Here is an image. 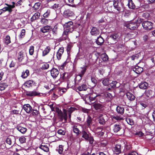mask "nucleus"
Segmentation results:
<instances>
[{"instance_id":"f257e3e1","label":"nucleus","mask_w":155,"mask_h":155,"mask_svg":"<svg viewBox=\"0 0 155 155\" xmlns=\"http://www.w3.org/2000/svg\"><path fill=\"white\" fill-rule=\"evenodd\" d=\"M82 137L84 138L86 140L89 141L90 143H93L94 139L93 137L89 136V134L84 130H83L82 132Z\"/></svg>"},{"instance_id":"f03ea898","label":"nucleus","mask_w":155,"mask_h":155,"mask_svg":"<svg viewBox=\"0 0 155 155\" xmlns=\"http://www.w3.org/2000/svg\"><path fill=\"white\" fill-rule=\"evenodd\" d=\"M65 30H67L70 32H72L74 30V25L72 21H69L65 23L64 25Z\"/></svg>"},{"instance_id":"7ed1b4c3","label":"nucleus","mask_w":155,"mask_h":155,"mask_svg":"<svg viewBox=\"0 0 155 155\" xmlns=\"http://www.w3.org/2000/svg\"><path fill=\"white\" fill-rule=\"evenodd\" d=\"M63 15L65 17H69L74 15V12L72 8L66 9L64 11Z\"/></svg>"},{"instance_id":"20e7f679","label":"nucleus","mask_w":155,"mask_h":155,"mask_svg":"<svg viewBox=\"0 0 155 155\" xmlns=\"http://www.w3.org/2000/svg\"><path fill=\"white\" fill-rule=\"evenodd\" d=\"M143 28L147 30H150L153 28V23L150 21H145L142 23Z\"/></svg>"},{"instance_id":"39448f33","label":"nucleus","mask_w":155,"mask_h":155,"mask_svg":"<svg viewBox=\"0 0 155 155\" xmlns=\"http://www.w3.org/2000/svg\"><path fill=\"white\" fill-rule=\"evenodd\" d=\"M87 68V66H85L83 68H81V69L78 73V75L76 77L75 79V81H77L78 78L79 79V80H80L82 79V77L83 76L86 71Z\"/></svg>"},{"instance_id":"423d86ee","label":"nucleus","mask_w":155,"mask_h":155,"mask_svg":"<svg viewBox=\"0 0 155 155\" xmlns=\"http://www.w3.org/2000/svg\"><path fill=\"white\" fill-rule=\"evenodd\" d=\"M18 59L19 61L22 62L23 64H26L27 62V60L25 56L24 53L21 51L18 53Z\"/></svg>"},{"instance_id":"0eeeda50","label":"nucleus","mask_w":155,"mask_h":155,"mask_svg":"<svg viewBox=\"0 0 155 155\" xmlns=\"http://www.w3.org/2000/svg\"><path fill=\"white\" fill-rule=\"evenodd\" d=\"M113 5L115 8L119 12H121L123 11V5L121 3L119 2L118 1H114Z\"/></svg>"},{"instance_id":"6e6552de","label":"nucleus","mask_w":155,"mask_h":155,"mask_svg":"<svg viewBox=\"0 0 155 155\" xmlns=\"http://www.w3.org/2000/svg\"><path fill=\"white\" fill-rule=\"evenodd\" d=\"M138 26V23L133 22H130L126 25L127 28L131 30L136 29Z\"/></svg>"},{"instance_id":"1a4fd4ad","label":"nucleus","mask_w":155,"mask_h":155,"mask_svg":"<svg viewBox=\"0 0 155 155\" xmlns=\"http://www.w3.org/2000/svg\"><path fill=\"white\" fill-rule=\"evenodd\" d=\"M13 5H9L8 4H5V5H7L8 7H5L1 9L3 11V12H5L6 11H8L9 12H12V8H14L15 7V3L13 2H12Z\"/></svg>"},{"instance_id":"9d476101","label":"nucleus","mask_w":155,"mask_h":155,"mask_svg":"<svg viewBox=\"0 0 155 155\" xmlns=\"http://www.w3.org/2000/svg\"><path fill=\"white\" fill-rule=\"evenodd\" d=\"M51 76L54 78H56L59 74V71L57 68H53L51 70Z\"/></svg>"},{"instance_id":"9b49d317","label":"nucleus","mask_w":155,"mask_h":155,"mask_svg":"<svg viewBox=\"0 0 155 155\" xmlns=\"http://www.w3.org/2000/svg\"><path fill=\"white\" fill-rule=\"evenodd\" d=\"M52 29L51 26L46 25L41 28L40 31L43 33H48L51 31Z\"/></svg>"},{"instance_id":"f8f14e48","label":"nucleus","mask_w":155,"mask_h":155,"mask_svg":"<svg viewBox=\"0 0 155 155\" xmlns=\"http://www.w3.org/2000/svg\"><path fill=\"white\" fill-rule=\"evenodd\" d=\"M64 52V48L63 47H61L59 48L57 52L56 56L58 60H60L62 54Z\"/></svg>"},{"instance_id":"ddd939ff","label":"nucleus","mask_w":155,"mask_h":155,"mask_svg":"<svg viewBox=\"0 0 155 155\" xmlns=\"http://www.w3.org/2000/svg\"><path fill=\"white\" fill-rule=\"evenodd\" d=\"M99 96V95L95 93H93L92 94L87 95V98L88 97L89 98L90 101L91 102V101H94L96 99V97Z\"/></svg>"},{"instance_id":"4468645a","label":"nucleus","mask_w":155,"mask_h":155,"mask_svg":"<svg viewBox=\"0 0 155 155\" xmlns=\"http://www.w3.org/2000/svg\"><path fill=\"white\" fill-rule=\"evenodd\" d=\"M60 117V118L61 120H62L64 119L65 121H66L67 120L68 116L67 114V111L64 109L63 111V113H62L61 115L59 116Z\"/></svg>"},{"instance_id":"2eb2a0df","label":"nucleus","mask_w":155,"mask_h":155,"mask_svg":"<svg viewBox=\"0 0 155 155\" xmlns=\"http://www.w3.org/2000/svg\"><path fill=\"white\" fill-rule=\"evenodd\" d=\"M6 142L10 145H13L15 143V139L14 137L8 138L7 139Z\"/></svg>"},{"instance_id":"dca6fc26","label":"nucleus","mask_w":155,"mask_h":155,"mask_svg":"<svg viewBox=\"0 0 155 155\" xmlns=\"http://www.w3.org/2000/svg\"><path fill=\"white\" fill-rule=\"evenodd\" d=\"M23 109L28 113H30L32 110V107L28 104L23 106Z\"/></svg>"},{"instance_id":"f3484780","label":"nucleus","mask_w":155,"mask_h":155,"mask_svg":"<svg viewBox=\"0 0 155 155\" xmlns=\"http://www.w3.org/2000/svg\"><path fill=\"white\" fill-rule=\"evenodd\" d=\"M93 106L96 110L101 109L103 107V106L102 104L96 102L93 103Z\"/></svg>"},{"instance_id":"a211bd4d","label":"nucleus","mask_w":155,"mask_h":155,"mask_svg":"<svg viewBox=\"0 0 155 155\" xmlns=\"http://www.w3.org/2000/svg\"><path fill=\"white\" fill-rule=\"evenodd\" d=\"M133 70L137 74H139L143 71V69L141 67H140L138 66H136L134 68H133Z\"/></svg>"},{"instance_id":"6ab92c4d","label":"nucleus","mask_w":155,"mask_h":155,"mask_svg":"<svg viewBox=\"0 0 155 155\" xmlns=\"http://www.w3.org/2000/svg\"><path fill=\"white\" fill-rule=\"evenodd\" d=\"M39 148L46 152H48L49 150V149L48 145L45 143H42L40 146Z\"/></svg>"},{"instance_id":"aec40b11","label":"nucleus","mask_w":155,"mask_h":155,"mask_svg":"<svg viewBox=\"0 0 155 155\" xmlns=\"http://www.w3.org/2000/svg\"><path fill=\"white\" fill-rule=\"evenodd\" d=\"M70 33L67 30H64L62 36V39L63 40H65L68 38V35Z\"/></svg>"},{"instance_id":"412c9836","label":"nucleus","mask_w":155,"mask_h":155,"mask_svg":"<svg viewBox=\"0 0 155 155\" xmlns=\"http://www.w3.org/2000/svg\"><path fill=\"white\" fill-rule=\"evenodd\" d=\"M120 145H116L114 148L113 151L117 154H119L121 152Z\"/></svg>"},{"instance_id":"4be33fe9","label":"nucleus","mask_w":155,"mask_h":155,"mask_svg":"<svg viewBox=\"0 0 155 155\" xmlns=\"http://www.w3.org/2000/svg\"><path fill=\"white\" fill-rule=\"evenodd\" d=\"M99 32L98 29L96 28L93 27L91 31V33L92 35H99Z\"/></svg>"},{"instance_id":"5701e85b","label":"nucleus","mask_w":155,"mask_h":155,"mask_svg":"<svg viewBox=\"0 0 155 155\" xmlns=\"http://www.w3.org/2000/svg\"><path fill=\"white\" fill-rule=\"evenodd\" d=\"M26 95L30 97L35 96L39 95V94L36 91H27L26 93Z\"/></svg>"},{"instance_id":"b1692460","label":"nucleus","mask_w":155,"mask_h":155,"mask_svg":"<svg viewBox=\"0 0 155 155\" xmlns=\"http://www.w3.org/2000/svg\"><path fill=\"white\" fill-rule=\"evenodd\" d=\"M104 116L102 114H100L99 117V122L102 125L104 124L105 123V120L104 119Z\"/></svg>"},{"instance_id":"393cba45","label":"nucleus","mask_w":155,"mask_h":155,"mask_svg":"<svg viewBox=\"0 0 155 155\" xmlns=\"http://www.w3.org/2000/svg\"><path fill=\"white\" fill-rule=\"evenodd\" d=\"M51 50V48L50 47L47 46L42 51V56H45L47 55L50 51Z\"/></svg>"},{"instance_id":"a878e982","label":"nucleus","mask_w":155,"mask_h":155,"mask_svg":"<svg viewBox=\"0 0 155 155\" xmlns=\"http://www.w3.org/2000/svg\"><path fill=\"white\" fill-rule=\"evenodd\" d=\"M122 127L119 124H115L114 125L113 130L114 132L117 133L121 130Z\"/></svg>"},{"instance_id":"bb28decb","label":"nucleus","mask_w":155,"mask_h":155,"mask_svg":"<svg viewBox=\"0 0 155 155\" xmlns=\"http://www.w3.org/2000/svg\"><path fill=\"white\" fill-rule=\"evenodd\" d=\"M87 86L85 84H82L81 85L79 86L77 88V89L79 91H86L87 89Z\"/></svg>"},{"instance_id":"cd10ccee","label":"nucleus","mask_w":155,"mask_h":155,"mask_svg":"<svg viewBox=\"0 0 155 155\" xmlns=\"http://www.w3.org/2000/svg\"><path fill=\"white\" fill-rule=\"evenodd\" d=\"M116 110L118 114L122 115L124 112V109L123 107L118 106L116 108Z\"/></svg>"},{"instance_id":"c85d7f7f","label":"nucleus","mask_w":155,"mask_h":155,"mask_svg":"<svg viewBox=\"0 0 155 155\" xmlns=\"http://www.w3.org/2000/svg\"><path fill=\"white\" fill-rule=\"evenodd\" d=\"M110 38L114 41H117L119 39V36L117 33H114L111 35Z\"/></svg>"},{"instance_id":"c756f323","label":"nucleus","mask_w":155,"mask_h":155,"mask_svg":"<svg viewBox=\"0 0 155 155\" xmlns=\"http://www.w3.org/2000/svg\"><path fill=\"white\" fill-rule=\"evenodd\" d=\"M40 16V14L39 12H37L35 13L31 18V21H33L36 19H38Z\"/></svg>"},{"instance_id":"7c9ffc66","label":"nucleus","mask_w":155,"mask_h":155,"mask_svg":"<svg viewBox=\"0 0 155 155\" xmlns=\"http://www.w3.org/2000/svg\"><path fill=\"white\" fill-rule=\"evenodd\" d=\"M104 40L101 36H99L96 40V43L99 45H101L104 43Z\"/></svg>"},{"instance_id":"2f4dec72","label":"nucleus","mask_w":155,"mask_h":155,"mask_svg":"<svg viewBox=\"0 0 155 155\" xmlns=\"http://www.w3.org/2000/svg\"><path fill=\"white\" fill-rule=\"evenodd\" d=\"M73 130L74 132L77 135H78L81 133V131L79 130L77 126H74L73 127Z\"/></svg>"},{"instance_id":"473e14b6","label":"nucleus","mask_w":155,"mask_h":155,"mask_svg":"<svg viewBox=\"0 0 155 155\" xmlns=\"http://www.w3.org/2000/svg\"><path fill=\"white\" fill-rule=\"evenodd\" d=\"M75 81L73 80H69L68 81L67 86L69 88H71L75 85Z\"/></svg>"},{"instance_id":"72a5a7b5","label":"nucleus","mask_w":155,"mask_h":155,"mask_svg":"<svg viewBox=\"0 0 155 155\" xmlns=\"http://www.w3.org/2000/svg\"><path fill=\"white\" fill-rule=\"evenodd\" d=\"M29 74V72L28 70H26L25 71L22 72L21 77L24 78H27Z\"/></svg>"},{"instance_id":"f704fd0d","label":"nucleus","mask_w":155,"mask_h":155,"mask_svg":"<svg viewBox=\"0 0 155 155\" xmlns=\"http://www.w3.org/2000/svg\"><path fill=\"white\" fill-rule=\"evenodd\" d=\"M148 86V84L147 82H144L140 84L139 87L141 89H145L147 88Z\"/></svg>"},{"instance_id":"c9c22d12","label":"nucleus","mask_w":155,"mask_h":155,"mask_svg":"<svg viewBox=\"0 0 155 155\" xmlns=\"http://www.w3.org/2000/svg\"><path fill=\"white\" fill-rule=\"evenodd\" d=\"M127 96L130 100L133 101L135 99L134 96L130 92H128L127 94Z\"/></svg>"},{"instance_id":"e433bc0d","label":"nucleus","mask_w":155,"mask_h":155,"mask_svg":"<svg viewBox=\"0 0 155 155\" xmlns=\"http://www.w3.org/2000/svg\"><path fill=\"white\" fill-rule=\"evenodd\" d=\"M86 122L87 124V126L88 127H89L91 124H92V120L91 117L90 116H88Z\"/></svg>"},{"instance_id":"4c0bfd02","label":"nucleus","mask_w":155,"mask_h":155,"mask_svg":"<svg viewBox=\"0 0 155 155\" xmlns=\"http://www.w3.org/2000/svg\"><path fill=\"white\" fill-rule=\"evenodd\" d=\"M17 129L22 134H24L27 130V129L26 128L21 127H17Z\"/></svg>"},{"instance_id":"58836bf2","label":"nucleus","mask_w":155,"mask_h":155,"mask_svg":"<svg viewBox=\"0 0 155 155\" xmlns=\"http://www.w3.org/2000/svg\"><path fill=\"white\" fill-rule=\"evenodd\" d=\"M145 94L147 97H151L152 96V91L151 90H147L146 91Z\"/></svg>"},{"instance_id":"ea45409f","label":"nucleus","mask_w":155,"mask_h":155,"mask_svg":"<svg viewBox=\"0 0 155 155\" xmlns=\"http://www.w3.org/2000/svg\"><path fill=\"white\" fill-rule=\"evenodd\" d=\"M126 120L128 124L131 125H132L134 124V122L133 120L130 118H127Z\"/></svg>"},{"instance_id":"a19ab883","label":"nucleus","mask_w":155,"mask_h":155,"mask_svg":"<svg viewBox=\"0 0 155 155\" xmlns=\"http://www.w3.org/2000/svg\"><path fill=\"white\" fill-rule=\"evenodd\" d=\"M128 5L129 7L130 8L133 9L135 8V6L132 0L129 2Z\"/></svg>"},{"instance_id":"79ce46f5","label":"nucleus","mask_w":155,"mask_h":155,"mask_svg":"<svg viewBox=\"0 0 155 155\" xmlns=\"http://www.w3.org/2000/svg\"><path fill=\"white\" fill-rule=\"evenodd\" d=\"M7 85L5 83H2L0 84V90L3 91L7 87Z\"/></svg>"},{"instance_id":"37998d69","label":"nucleus","mask_w":155,"mask_h":155,"mask_svg":"<svg viewBox=\"0 0 155 155\" xmlns=\"http://www.w3.org/2000/svg\"><path fill=\"white\" fill-rule=\"evenodd\" d=\"M33 81L32 80H29L25 82V85L28 87H31L33 84Z\"/></svg>"},{"instance_id":"c03bdc74","label":"nucleus","mask_w":155,"mask_h":155,"mask_svg":"<svg viewBox=\"0 0 155 155\" xmlns=\"http://www.w3.org/2000/svg\"><path fill=\"white\" fill-rule=\"evenodd\" d=\"M34 46L31 45L29 47V53L30 55H32L34 54Z\"/></svg>"},{"instance_id":"a18cd8bd","label":"nucleus","mask_w":155,"mask_h":155,"mask_svg":"<svg viewBox=\"0 0 155 155\" xmlns=\"http://www.w3.org/2000/svg\"><path fill=\"white\" fill-rule=\"evenodd\" d=\"M102 83L104 85L107 86L110 83L109 79L107 78L104 79L102 81Z\"/></svg>"},{"instance_id":"49530a36","label":"nucleus","mask_w":155,"mask_h":155,"mask_svg":"<svg viewBox=\"0 0 155 155\" xmlns=\"http://www.w3.org/2000/svg\"><path fill=\"white\" fill-rule=\"evenodd\" d=\"M32 114L33 116L37 117L39 114V113L38 110H34Z\"/></svg>"},{"instance_id":"de8ad7c7","label":"nucleus","mask_w":155,"mask_h":155,"mask_svg":"<svg viewBox=\"0 0 155 155\" xmlns=\"http://www.w3.org/2000/svg\"><path fill=\"white\" fill-rule=\"evenodd\" d=\"M5 43L7 44H8L11 42L10 38L8 35H7L5 38Z\"/></svg>"},{"instance_id":"09e8293b","label":"nucleus","mask_w":155,"mask_h":155,"mask_svg":"<svg viewBox=\"0 0 155 155\" xmlns=\"http://www.w3.org/2000/svg\"><path fill=\"white\" fill-rule=\"evenodd\" d=\"M41 4L40 2L36 3L33 6V8L35 10L38 9L40 6Z\"/></svg>"},{"instance_id":"8fccbe9b","label":"nucleus","mask_w":155,"mask_h":155,"mask_svg":"<svg viewBox=\"0 0 155 155\" xmlns=\"http://www.w3.org/2000/svg\"><path fill=\"white\" fill-rule=\"evenodd\" d=\"M58 27L55 26L54 27V28L52 29V33L54 35H57L58 33Z\"/></svg>"},{"instance_id":"3c124183","label":"nucleus","mask_w":155,"mask_h":155,"mask_svg":"<svg viewBox=\"0 0 155 155\" xmlns=\"http://www.w3.org/2000/svg\"><path fill=\"white\" fill-rule=\"evenodd\" d=\"M101 58L103 61H106L108 60V56L106 54H102Z\"/></svg>"},{"instance_id":"603ef678","label":"nucleus","mask_w":155,"mask_h":155,"mask_svg":"<svg viewBox=\"0 0 155 155\" xmlns=\"http://www.w3.org/2000/svg\"><path fill=\"white\" fill-rule=\"evenodd\" d=\"M72 47V45L71 44H68L67 46V50L68 54H70L71 52V50Z\"/></svg>"},{"instance_id":"864d4df0","label":"nucleus","mask_w":155,"mask_h":155,"mask_svg":"<svg viewBox=\"0 0 155 155\" xmlns=\"http://www.w3.org/2000/svg\"><path fill=\"white\" fill-rule=\"evenodd\" d=\"M50 11L49 10H48L43 15V17L45 18H47L50 15Z\"/></svg>"},{"instance_id":"5fc2aeb1","label":"nucleus","mask_w":155,"mask_h":155,"mask_svg":"<svg viewBox=\"0 0 155 155\" xmlns=\"http://www.w3.org/2000/svg\"><path fill=\"white\" fill-rule=\"evenodd\" d=\"M114 119H115L117 120H123V118L119 116H114L113 117Z\"/></svg>"},{"instance_id":"6e6d98bb","label":"nucleus","mask_w":155,"mask_h":155,"mask_svg":"<svg viewBox=\"0 0 155 155\" xmlns=\"http://www.w3.org/2000/svg\"><path fill=\"white\" fill-rule=\"evenodd\" d=\"M117 82L115 81H113L112 82L110 83L109 84L110 86L114 88L116 87V85Z\"/></svg>"},{"instance_id":"4d7b16f0","label":"nucleus","mask_w":155,"mask_h":155,"mask_svg":"<svg viewBox=\"0 0 155 155\" xmlns=\"http://www.w3.org/2000/svg\"><path fill=\"white\" fill-rule=\"evenodd\" d=\"M77 109L75 107H71L68 110V113L71 114L72 112L76 110Z\"/></svg>"},{"instance_id":"13d9d810","label":"nucleus","mask_w":155,"mask_h":155,"mask_svg":"<svg viewBox=\"0 0 155 155\" xmlns=\"http://www.w3.org/2000/svg\"><path fill=\"white\" fill-rule=\"evenodd\" d=\"M41 23L44 25H46L48 23V20L45 18H43L41 20Z\"/></svg>"},{"instance_id":"bf43d9fd","label":"nucleus","mask_w":155,"mask_h":155,"mask_svg":"<svg viewBox=\"0 0 155 155\" xmlns=\"http://www.w3.org/2000/svg\"><path fill=\"white\" fill-rule=\"evenodd\" d=\"M19 141L21 143H24L25 142L26 138L24 137H21L19 138Z\"/></svg>"},{"instance_id":"052dcab7","label":"nucleus","mask_w":155,"mask_h":155,"mask_svg":"<svg viewBox=\"0 0 155 155\" xmlns=\"http://www.w3.org/2000/svg\"><path fill=\"white\" fill-rule=\"evenodd\" d=\"M60 7L59 4L58 3H55L52 6V8L53 9L58 8Z\"/></svg>"},{"instance_id":"680f3d73","label":"nucleus","mask_w":155,"mask_h":155,"mask_svg":"<svg viewBox=\"0 0 155 155\" xmlns=\"http://www.w3.org/2000/svg\"><path fill=\"white\" fill-rule=\"evenodd\" d=\"M55 110L58 113V116L59 115H61L62 112L61 110L59 109L58 107H56L55 108Z\"/></svg>"},{"instance_id":"e2e57ef3","label":"nucleus","mask_w":155,"mask_h":155,"mask_svg":"<svg viewBox=\"0 0 155 155\" xmlns=\"http://www.w3.org/2000/svg\"><path fill=\"white\" fill-rule=\"evenodd\" d=\"M49 67V65L48 64L46 63L43 64L42 66V68L43 69H46Z\"/></svg>"},{"instance_id":"0e129e2a","label":"nucleus","mask_w":155,"mask_h":155,"mask_svg":"<svg viewBox=\"0 0 155 155\" xmlns=\"http://www.w3.org/2000/svg\"><path fill=\"white\" fill-rule=\"evenodd\" d=\"M149 14L148 13H144L143 14L142 16L146 19H147L149 17Z\"/></svg>"},{"instance_id":"69168bd1","label":"nucleus","mask_w":155,"mask_h":155,"mask_svg":"<svg viewBox=\"0 0 155 155\" xmlns=\"http://www.w3.org/2000/svg\"><path fill=\"white\" fill-rule=\"evenodd\" d=\"M63 150V146L62 145L59 146V153L60 154H61L62 153Z\"/></svg>"},{"instance_id":"338daca9","label":"nucleus","mask_w":155,"mask_h":155,"mask_svg":"<svg viewBox=\"0 0 155 155\" xmlns=\"http://www.w3.org/2000/svg\"><path fill=\"white\" fill-rule=\"evenodd\" d=\"M25 29H22L21 30V32L20 35L21 38L24 37L25 35Z\"/></svg>"},{"instance_id":"774afa93","label":"nucleus","mask_w":155,"mask_h":155,"mask_svg":"<svg viewBox=\"0 0 155 155\" xmlns=\"http://www.w3.org/2000/svg\"><path fill=\"white\" fill-rule=\"evenodd\" d=\"M138 153L135 151H132L129 153L128 154V155H138Z\"/></svg>"}]
</instances>
